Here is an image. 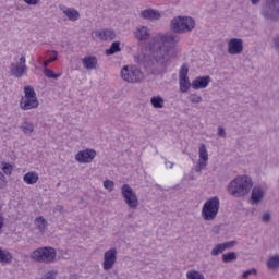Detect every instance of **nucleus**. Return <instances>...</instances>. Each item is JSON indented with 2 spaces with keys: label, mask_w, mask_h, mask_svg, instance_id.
Returning <instances> with one entry per match:
<instances>
[{
  "label": "nucleus",
  "mask_w": 279,
  "mask_h": 279,
  "mask_svg": "<svg viewBox=\"0 0 279 279\" xmlns=\"http://www.w3.org/2000/svg\"><path fill=\"white\" fill-rule=\"evenodd\" d=\"M53 213H66V211L64 210V206H62V205H57V206L54 207V209H53Z\"/></svg>",
  "instance_id": "nucleus-46"
},
{
  "label": "nucleus",
  "mask_w": 279,
  "mask_h": 279,
  "mask_svg": "<svg viewBox=\"0 0 279 279\" xmlns=\"http://www.w3.org/2000/svg\"><path fill=\"white\" fill-rule=\"evenodd\" d=\"M117 263V248H110L104 254L102 269L105 271H110Z\"/></svg>",
  "instance_id": "nucleus-11"
},
{
  "label": "nucleus",
  "mask_w": 279,
  "mask_h": 279,
  "mask_svg": "<svg viewBox=\"0 0 279 279\" xmlns=\"http://www.w3.org/2000/svg\"><path fill=\"white\" fill-rule=\"evenodd\" d=\"M219 197L214 196L208 199L202 209V216L205 221H213L219 213Z\"/></svg>",
  "instance_id": "nucleus-5"
},
{
  "label": "nucleus",
  "mask_w": 279,
  "mask_h": 279,
  "mask_svg": "<svg viewBox=\"0 0 279 279\" xmlns=\"http://www.w3.org/2000/svg\"><path fill=\"white\" fill-rule=\"evenodd\" d=\"M189 77V68L186 65H182L179 71V80Z\"/></svg>",
  "instance_id": "nucleus-35"
},
{
  "label": "nucleus",
  "mask_w": 279,
  "mask_h": 279,
  "mask_svg": "<svg viewBox=\"0 0 279 279\" xmlns=\"http://www.w3.org/2000/svg\"><path fill=\"white\" fill-rule=\"evenodd\" d=\"M258 274V271L256 270V268H252L248 270H245L242 275V278L247 279L250 278V276H256Z\"/></svg>",
  "instance_id": "nucleus-37"
},
{
  "label": "nucleus",
  "mask_w": 279,
  "mask_h": 279,
  "mask_svg": "<svg viewBox=\"0 0 279 279\" xmlns=\"http://www.w3.org/2000/svg\"><path fill=\"white\" fill-rule=\"evenodd\" d=\"M262 16L270 21H279V0H267L262 8Z\"/></svg>",
  "instance_id": "nucleus-6"
},
{
  "label": "nucleus",
  "mask_w": 279,
  "mask_h": 279,
  "mask_svg": "<svg viewBox=\"0 0 279 279\" xmlns=\"http://www.w3.org/2000/svg\"><path fill=\"white\" fill-rule=\"evenodd\" d=\"M104 187L107 189V191H113L114 190V182L110 180L104 181Z\"/></svg>",
  "instance_id": "nucleus-39"
},
{
  "label": "nucleus",
  "mask_w": 279,
  "mask_h": 279,
  "mask_svg": "<svg viewBox=\"0 0 279 279\" xmlns=\"http://www.w3.org/2000/svg\"><path fill=\"white\" fill-rule=\"evenodd\" d=\"M179 84H180V92L181 93H189V89L191 86L193 87V83H191L187 78H179Z\"/></svg>",
  "instance_id": "nucleus-26"
},
{
  "label": "nucleus",
  "mask_w": 279,
  "mask_h": 279,
  "mask_svg": "<svg viewBox=\"0 0 279 279\" xmlns=\"http://www.w3.org/2000/svg\"><path fill=\"white\" fill-rule=\"evenodd\" d=\"M228 53H230V56H241V53H243V39H230L228 43Z\"/></svg>",
  "instance_id": "nucleus-12"
},
{
  "label": "nucleus",
  "mask_w": 279,
  "mask_h": 279,
  "mask_svg": "<svg viewBox=\"0 0 279 279\" xmlns=\"http://www.w3.org/2000/svg\"><path fill=\"white\" fill-rule=\"evenodd\" d=\"M252 186H254L252 178L240 175L228 184L227 191L232 197H245V195H248L250 191H252Z\"/></svg>",
  "instance_id": "nucleus-2"
},
{
  "label": "nucleus",
  "mask_w": 279,
  "mask_h": 279,
  "mask_svg": "<svg viewBox=\"0 0 279 279\" xmlns=\"http://www.w3.org/2000/svg\"><path fill=\"white\" fill-rule=\"evenodd\" d=\"M95 36L100 40H114L117 38V34L112 29L96 31Z\"/></svg>",
  "instance_id": "nucleus-17"
},
{
  "label": "nucleus",
  "mask_w": 279,
  "mask_h": 279,
  "mask_svg": "<svg viewBox=\"0 0 279 279\" xmlns=\"http://www.w3.org/2000/svg\"><path fill=\"white\" fill-rule=\"evenodd\" d=\"M47 53L50 56V58L48 60H51V62H56V60H58V51L48 50Z\"/></svg>",
  "instance_id": "nucleus-41"
},
{
  "label": "nucleus",
  "mask_w": 279,
  "mask_h": 279,
  "mask_svg": "<svg viewBox=\"0 0 279 279\" xmlns=\"http://www.w3.org/2000/svg\"><path fill=\"white\" fill-rule=\"evenodd\" d=\"M134 36L140 43H146L149 40L151 34L149 33V28L147 26H138L134 32Z\"/></svg>",
  "instance_id": "nucleus-15"
},
{
  "label": "nucleus",
  "mask_w": 279,
  "mask_h": 279,
  "mask_svg": "<svg viewBox=\"0 0 279 279\" xmlns=\"http://www.w3.org/2000/svg\"><path fill=\"white\" fill-rule=\"evenodd\" d=\"M223 245L217 244L213 250H211V256H219V254H223Z\"/></svg>",
  "instance_id": "nucleus-34"
},
{
  "label": "nucleus",
  "mask_w": 279,
  "mask_h": 279,
  "mask_svg": "<svg viewBox=\"0 0 279 279\" xmlns=\"http://www.w3.org/2000/svg\"><path fill=\"white\" fill-rule=\"evenodd\" d=\"M95 156H97V151L95 149L86 148L75 155V160L76 162H80V165H88L95 160Z\"/></svg>",
  "instance_id": "nucleus-9"
},
{
  "label": "nucleus",
  "mask_w": 279,
  "mask_h": 279,
  "mask_svg": "<svg viewBox=\"0 0 279 279\" xmlns=\"http://www.w3.org/2000/svg\"><path fill=\"white\" fill-rule=\"evenodd\" d=\"M44 75L49 80H58V77H60L61 74L53 73V70L44 69Z\"/></svg>",
  "instance_id": "nucleus-31"
},
{
  "label": "nucleus",
  "mask_w": 279,
  "mask_h": 279,
  "mask_svg": "<svg viewBox=\"0 0 279 279\" xmlns=\"http://www.w3.org/2000/svg\"><path fill=\"white\" fill-rule=\"evenodd\" d=\"M272 43H274V49L277 51V53H279V35L272 38Z\"/></svg>",
  "instance_id": "nucleus-44"
},
{
  "label": "nucleus",
  "mask_w": 279,
  "mask_h": 279,
  "mask_svg": "<svg viewBox=\"0 0 279 279\" xmlns=\"http://www.w3.org/2000/svg\"><path fill=\"white\" fill-rule=\"evenodd\" d=\"M173 168V163H170V169Z\"/></svg>",
  "instance_id": "nucleus-52"
},
{
  "label": "nucleus",
  "mask_w": 279,
  "mask_h": 279,
  "mask_svg": "<svg viewBox=\"0 0 279 279\" xmlns=\"http://www.w3.org/2000/svg\"><path fill=\"white\" fill-rule=\"evenodd\" d=\"M218 136H221V138H226V129H223V126L218 128Z\"/></svg>",
  "instance_id": "nucleus-45"
},
{
  "label": "nucleus",
  "mask_w": 279,
  "mask_h": 279,
  "mask_svg": "<svg viewBox=\"0 0 279 279\" xmlns=\"http://www.w3.org/2000/svg\"><path fill=\"white\" fill-rule=\"evenodd\" d=\"M25 62H26L25 56H22L17 63L10 64V71L13 77L21 78L23 77V75H25V73H27V65L25 64Z\"/></svg>",
  "instance_id": "nucleus-10"
},
{
  "label": "nucleus",
  "mask_w": 279,
  "mask_h": 279,
  "mask_svg": "<svg viewBox=\"0 0 279 279\" xmlns=\"http://www.w3.org/2000/svg\"><path fill=\"white\" fill-rule=\"evenodd\" d=\"M40 0H24L25 3H27V5H38V2Z\"/></svg>",
  "instance_id": "nucleus-47"
},
{
  "label": "nucleus",
  "mask_w": 279,
  "mask_h": 279,
  "mask_svg": "<svg viewBox=\"0 0 279 279\" xmlns=\"http://www.w3.org/2000/svg\"><path fill=\"white\" fill-rule=\"evenodd\" d=\"M41 279H56V276H53L52 272H47L44 278Z\"/></svg>",
  "instance_id": "nucleus-49"
},
{
  "label": "nucleus",
  "mask_w": 279,
  "mask_h": 279,
  "mask_svg": "<svg viewBox=\"0 0 279 279\" xmlns=\"http://www.w3.org/2000/svg\"><path fill=\"white\" fill-rule=\"evenodd\" d=\"M13 167L10 163H2V170L7 175H12Z\"/></svg>",
  "instance_id": "nucleus-38"
},
{
  "label": "nucleus",
  "mask_w": 279,
  "mask_h": 279,
  "mask_svg": "<svg viewBox=\"0 0 279 279\" xmlns=\"http://www.w3.org/2000/svg\"><path fill=\"white\" fill-rule=\"evenodd\" d=\"M84 69H87V71H93V69H97V57L89 56L85 57L82 60Z\"/></svg>",
  "instance_id": "nucleus-19"
},
{
  "label": "nucleus",
  "mask_w": 279,
  "mask_h": 279,
  "mask_svg": "<svg viewBox=\"0 0 279 279\" xmlns=\"http://www.w3.org/2000/svg\"><path fill=\"white\" fill-rule=\"evenodd\" d=\"M221 245H222V248L226 251V250H230V247H234V245H236V242L235 241L225 242V243H221Z\"/></svg>",
  "instance_id": "nucleus-43"
},
{
  "label": "nucleus",
  "mask_w": 279,
  "mask_h": 279,
  "mask_svg": "<svg viewBox=\"0 0 279 279\" xmlns=\"http://www.w3.org/2000/svg\"><path fill=\"white\" fill-rule=\"evenodd\" d=\"M36 97V90L32 86L24 87V98H34Z\"/></svg>",
  "instance_id": "nucleus-29"
},
{
  "label": "nucleus",
  "mask_w": 279,
  "mask_h": 279,
  "mask_svg": "<svg viewBox=\"0 0 279 279\" xmlns=\"http://www.w3.org/2000/svg\"><path fill=\"white\" fill-rule=\"evenodd\" d=\"M12 258V253L0 247V263H2V265H10Z\"/></svg>",
  "instance_id": "nucleus-21"
},
{
  "label": "nucleus",
  "mask_w": 279,
  "mask_h": 279,
  "mask_svg": "<svg viewBox=\"0 0 279 279\" xmlns=\"http://www.w3.org/2000/svg\"><path fill=\"white\" fill-rule=\"evenodd\" d=\"M142 19H146L147 21H158L160 20V11L154 9H146L140 13Z\"/></svg>",
  "instance_id": "nucleus-16"
},
{
  "label": "nucleus",
  "mask_w": 279,
  "mask_h": 279,
  "mask_svg": "<svg viewBox=\"0 0 279 279\" xmlns=\"http://www.w3.org/2000/svg\"><path fill=\"white\" fill-rule=\"evenodd\" d=\"M208 165V159H199L198 163L195 166V171L199 173Z\"/></svg>",
  "instance_id": "nucleus-36"
},
{
  "label": "nucleus",
  "mask_w": 279,
  "mask_h": 279,
  "mask_svg": "<svg viewBox=\"0 0 279 279\" xmlns=\"http://www.w3.org/2000/svg\"><path fill=\"white\" fill-rule=\"evenodd\" d=\"M121 51V43L113 41L109 49L106 50V56H114Z\"/></svg>",
  "instance_id": "nucleus-27"
},
{
  "label": "nucleus",
  "mask_w": 279,
  "mask_h": 279,
  "mask_svg": "<svg viewBox=\"0 0 279 279\" xmlns=\"http://www.w3.org/2000/svg\"><path fill=\"white\" fill-rule=\"evenodd\" d=\"M63 14L68 16L69 21H77L80 19V12L73 8H65Z\"/></svg>",
  "instance_id": "nucleus-22"
},
{
  "label": "nucleus",
  "mask_w": 279,
  "mask_h": 279,
  "mask_svg": "<svg viewBox=\"0 0 279 279\" xmlns=\"http://www.w3.org/2000/svg\"><path fill=\"white\" fill-rule=\"evenodd\" d=\"M150 104L153 108H156V109L165 108V99L160 96H153L150 98Z\"/></svg>",
  "instance_id": "nucleus-24"
},
{
  "label": "nucleus",
  "mask_w": 279,
  "mask_h": 279,
  "mask_svg": "<svg viewBox=\"0 0 279 279\" xmlns=\"http://www.w3.org/2000/svg\"><path fill=\"white\" fill-rule=\"evenodd\" d=\"M23 180L26 184H36L38 182V173L36 172H27L24 177Z\"/></svg>",
  "instance_id": "nucleus-25"
},
{
  "label": "nucleus",
  "mask_w": 279,
  "mask_h": 279,
  "mask_svg": "<svg viewBox=\"0 0 279 279\" xmlns=\"http://www.w3.org/2000/svg\"><path fill=\"white\" fill-rule=\"evenodd\" d=\"M179 40L180 36L175 33H167L160 37V41H150L145 52L135 56L134 60L144 69L165 71L173 60V53H171V49L166 45H175Z\"/></svg>",
  "instance_id": "nucleus-1"
},
{
  "label": "nucleus",
  "mask_w": 279,
  "mask_h": 279,
  "mask_svg": "<svg viewBox=\"0 0 279 279\" xmlns=\"http://www.w3.org/2000/svg\"><path fill=\"white\" fill-rule=\"evenodd\" d=\"M40 106V102L38 101V97L33 98H21L20 100V107L22 110H34Z\"/></svg>",
  "instance_id": "nucleus-13"
},
{
  "label": "nucleus",
  "mask_w": 279,
  "mask_h": 279,
  "mask_svg": "<svg viewBox=\"0 0 279 279\" xmlns=\"http://www.w3.org/2000/svg\"><path fill=\"white\" fill-rule=\"evenodd\" d=\"M236 260V253L235 252H229L222 254V262L223 263H234Z\"/></svg>",
  "instance_id": "nucleus-28"
},
{
  "label": "nucleus",
  "mask_w": 279,
  "mask_h": 279,
  "mask_svg": "<svg viewBox=\"0 0 279 279\" xmlns=\"http://www.w3.org/2000/svg\"><path fill=\"white\" fill-rule=\"evenodd\" d=\"M199 159L208 160V150H206V145L202 144L199 147Z\"/></svg>",
  "instance_id": "nucleus-32"
},
{
  "label": "nucleus",
  "mask_w": 279,
  "mask_h": 279,
  "mask_svg": "<svg viewBox=\"0 0 279 279\" xmlns=\"http://www.w3.org/2000/svg\"><path fill=\"white\" fill-rule=\"evenodd\" d=\"M213 80L210 78L209 75L205 76H197L193 82H192V88L194 90H201L202 88H207L208 84H210Z\"/></svg>",
  "instance_id": "nucleus-14"
},
{
  "label": "nucleus",
  "mask_w": 279,
  "mask_h": 279,
  "mask_svg": "<svg viewBox=\"0 0 279 279\" xmlns=\"http://www.w3.org/2000/svg\"><path fill=\"white\" fill-rule=\"evenodd\" d=\"M252 5H258L260 3V0H251Z\"/></svg>",
  "instance_id": "nucleus-51"
},
{
  "label": "nucleus",
  "mask_w": 279,
  "mask_h": 279,
  "mask_svg": "<svg viewBox=\"0 0 279 279\" xmlns=\"http://www.w3.org/2000/svg\"><path fill=\"white\" fill-rule=\"evenodd\" d=\"M56 248L53 247H39L31 253V258L36 263H53L56 260Z\"/></svg>",
  "instance_id": "nucleus-4"
},
{
  "label": "nucleus",
  "mask_w": 279,
  "mask_h": 279,
  "mask_svg": "<svg viewBox=\"0 0 279 279\" xmlns=\"http://www.w3.org/2000/svg\"><path fill=\"white\" fill-rule=\"evenodd\" d=\"M170 27L174 34H186L195 29V20L191 16H177L171 20Z\"/></svg>",
  "instance_id": "nucleus-3"
},
{
  "label": "nucleus",
  "mask_w": 279,
  "mask_h": 279,
  "mask_svg": "<svg viewBox=\"0 0 279 279\" xmlns=\"http://www.w3.org/2000/svg\"><path fill=\"white\" fill-rule=\"evenodd\" d=\"M49 64H51V60L47 59L46 61H44L43 63L44 69H47Z\"/></svg>",
  "instance_id": "nucleus-50"
},
{
  "label": "nucleus",
  "mask_w": 279,
  "mask_h": 279,
  "mask_svg": "<svg viewBox=\"0 0 279 279\" xmlns=\"http://www.w3.org/2000/svg\"><path fill=\"white\" fill-rule=\"evenodd\" d=\"M5 186H8L5 174H3V172H0V189H5Z\"/></svg>",
  "instance_id": "nucleus-42"
},
{
  "label": "nucleus",
  "mask_w": 279,
  "mask_h": 279,
  "mask_svg": "<svg viewBox=\"0 0 279 279\" xmlns=\"http://www.w3.org/2000/svg\"><path fill=\"white\" fill-rule=\"evenodd\" d=\"M189 101L191 104H202L203 99H202V96L197 95V94H191L189 97H187Z\"/></svg>",
  "instance_id": "nucleus-33"
},
{
  "label": "nucleus",
  "mask_w": 279,
  "mask_h": 279,
  "mask_svg": "<svg viewBox=\"0 0 279 279\" xmlns=\"http://www.w3.org/2000/svg\"><path fill=\"white\" fill-rule=\"evenodd\" d=\"M121 77L124 80V82L134 84L136 82H141L143 78V73L137 68L125 65L121 70Z\"/></svg>",
  "instance_id": "nucleus-8"
},
{
  "label": "nucleus",
  "mask_w": 279,
  "mask_h": 279,
  "mask_svg": "<svg viewBox=\"0 0 279 279\" xmlns=\"http://www.w3.org/2000/svg\"><path fill=\"white\" fill-rule=\"evenodd\" d=\"M267 267L270 271H278L279 269V255L269 257L267 262Z\"/></svg>",
  "instance_id": "nucleus-23"
},
{
  "label": "nucleus",
  "mask_w": 279,
  "mask_h": 279,
  "mask_svg": "<svg viewBox=\"0 0 279 279\" xmlns=\"http://www.w3.org/2000/svg\"><path fill=\"white\" fill-rule=\"evenodd\" d=\"M121 193L129 208L136 210L138 208V196H136V192L129 184H124L121 187Z\"/></svg>",
  "instance_id": "nucleus-7"
},
{
  "label": "nucleus",
  "mask_w": 279,
  "mask_h": 279,
  "mask_svg": "<svg viewBox=\"0 0 279 279\" xmlns=\"http://www.w3.org/2000/svg\"><path fill=\"white\" fill-rule=\"evenodd\" d=\"M35 226L41 234H45L47 226H49V223L47 222V220H45L44 217L39 216L35 219Z\"/></svg>",
  "instance_id": "nucleus-20"
},
{
  "label": "nucleus",
  "mask_w": 279,
  "mask_h": 279,
  "mask_svg": "<svg viewBox=\"0 0 279 279\" xmlns=\"http://www.w3.org/2000/svg\"><path fill=\"white\" fill-rule=\"evenodd\" d=\"M264 195H265V192L263 191V187H260V186L253 187L252 193H251V199H252L253 204H260Z\"/></svg>",
  "instance_id": "nucleus-18"
},
{
  "label": "nucleus",
  "mask_w": 279,
  "mask_h": 279,
  "mask_svg": "<svg viewBox=\"0 0 279 279\" xmlns=\"http://www.w3.org/2000/svg\"><path fill=\"white\" fill-rule=\"evenodd\" d=\"M4 223H5V219L3 218V216L0 215V232L3 230Z\"/></svg>",
  "instance_id": "nucleus-48"
},
{
  "label": "nucleus",
  "mask_w": 279,
  "mask_h": 279,
  "mask_svg": "<svg viewBox=\"0 0 279 279\" xmlns=\"http://www.w3.org/2000/svg\"><path fill=\"white\" fill-rule=\"evenodd\" d=\"M262 221L263 223H269V221H271V213L269 211L264 213L262 216Z\"/></svg>",
  "instance_id": "nucleus-40"
},
{
  "label": "nucleus",
  "mask_w": 279,
  "mask_h": 279,
  "mask_svg": "<svg viewBox=\"0 0 279 279\" xmlns=\"http://www.w3.org/2000/svg\"><path fill=\"white\" fill-rule=\"evenodd\" d=\"M21 130H23L24 134H32V132H34V124L29 122H24L21 125Z\"/></svg>",
  "instance_id": "nucleus-30"
}]
</instances>
